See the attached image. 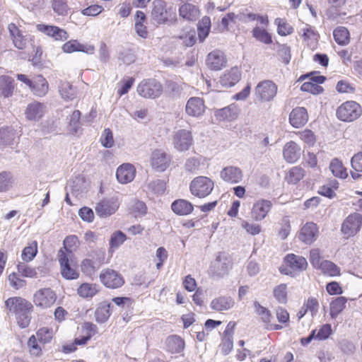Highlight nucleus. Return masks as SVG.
Returning <instances> with one entry per match:
<instances>
[{
    "label": "nucleus",
    "mask_w": 362,
    "mask_h": 362,
    "mask_svg": "<svg viewBox=\"0 0 362 362\" xmlns=\"http://www.w3.org/2000/svg\"><path fill=\"white\" fill-rule=\"evenodd\" d=\"M175 16V13L172 12V8H167L164 0H154L152 2L151 21L155 25L168 23Z\"/></svg>",
    "instance_id": "1"
},
{
    "label": "nucleus",
    "mask_w": 362,
    "mask_h": 362,
    "mask_svg": "<svg viewBox=\"0 0 362 362\" xmlns=\"http://www.w3.org/2000/svg\"><path fill=\"white\" fill-rule=\"evenodd\" d=\"M362 114L361 105L353 100L343 103L337 107L336 111L337 117L345 122H351L357 119Z\"/></svg>",
    "instance_id": "2"
},
{
    "label": "nucleus",
    "mask_w": 362,
    "mask_h": 362,
    "mask_svg": "<svg viewBox=\"0 0 362 362\" xmlns=\"http://www.w3.org/2000/svg\"><path fill=\"white\" fill-rule=\"evenodd\" d=\"M214 182L206 176L194 177L189 184L190 193L199 199L209 196L213 191Z\"/></svg>",
    "instance_id": "3"
},
{
    "label": "nucleus",
    "mask_w": 362,
    "mask_h": 362,
    "mask_svg": "<svg viewBox=\"0 0 362 362\" xmlns=\"http://www.w3.org/2000/svg\"><path fill=\"white\" fill-rule=\"evenodd\" d=\"M136 91L144 98L156 99L161 95L163 86L156 78L144 79L137 86Z\"/></svg>",
    "instance_id": "4"
},
{
    "label": "nucleus",
    "mask_w": 362,
    "mask_h": 362,
    "mask_svg": "<svg viewBox=\"0 0 362 362\" xmlns=\"http://www.w3.org/2000/svg\"><path fill=\"white\" fill-rule=\"evenodd\" d=\"M362 227V215L359 213L349 214L343 221L341 232L347 237L356 235Z\"/></svg>",
    "instance_id": "5"
},
{
    "label": "nucleus",
    "mask_w": 362,
    "mask_h": 362,
    "mask_svg": "<svg viewBox=\"0 0 362 362\" xmlns=\"http://www.w3.org/2000/svg\"><path fill=\"white\" fill-rule=\"evenodd\" d=\"M101 283L108 288L116 289L124 284V279L122 274L112 269H103L100 274Z\"/></svg>",
    "instance_id": "6"
},
{
    "label": "nucleus",
    "mask_w": 362,
    "mask_h": 362,
    "mask_svg": "<svg viewBox=\"0 0 362 362\" xmlns=\"http://www.w3.org/2000/svg\"><path fill=\"white\" fill-rule=\"evenodd\" d=\"M277 86L270 80H264L255 87V95L262 102H269L274 99L277 93Z\"/></svg>",
    "instance_id": "7"
},
{
    "label": "nucleus",
    "mask_w": 362,
    "mask_h": 362,
    "mask_svg": "<svg viewBox=\"0 0 362 362\" xmlns=\"http://www.w3.org/2000/svg\"><path fill=\"white\" fill-rule=\"evenodd\" d=\"M230 261L223 252H219L216 259L211 263L209 271L213 277L222 278L229 271Z\"/></svg>",
    "instance_id": "8"
},
{
    "label": "nucleus",
    "mask_w": 362,
    "mask_h": 362,
    "mask_svg": "<svg viewBox=\"0 0 362 362\" xmlns=\"http://www.w3.org/2000/svg\"><path fill=\"white\" fill-rule=\"evenodd\" d=\"M57 296L50 288H45L37 291L33 296V302L37 307L47 308L56 301Z\"/></svg>",
    "instance_id": "9"
},
{
    "label": "nucleus",
    "mask_w": 362,
    "mask_h": 362,
    "mask_svg": "<svg viewBox=\"0 0 362 362\" xmlns=\"http://www.w3.org/2000/svg\"><path fill=\"white\" fill-rule=\"evenodd\" d=\"M173 144L174 148L178 151H187L193 144L191 131L179 129L175 132L173 138Z\"/></svg>",
    "instance_id": "10"
},
{
    "label": "nucleus",
    "mask_w": 362,
    "mask_h": 362,
    "mask_svg": "<svg viewBox=\"0 0 362 362\" xmlns=\"http://www.w3.org/2000/svg\"><path fill=\"white\" fill-rule=\"evenodd\" d=\"M58 256L62 277L66 280L77 279L80 275L79 272L71 266L69 255L60 250Z\"/></svg>",
    "instance_id": "11"
},
{
    "label": "nucleus",
    "mask_w": 362,
    "mask_h": 362,
    "mask_svg": "<svg viewBox=\"0 0 362 362\" xmlns=\"http://www.w3.org/2000/svg\"><path fill=\"white\" fill-rule=\"evenodd\" d=\"M308 113L304 107H296L289 114L288 122L296 129L304 127L308 121Z\"/></svg>",
    "instance_id": "12"
},
{
    "label": "nucleus",
    "mask_w": 362,
    "mask_h": 362,
    "mask_svg": "<svg viewBox=\"0 0 362 362\" xmlns=\"http://www.w3.org/2000/svg\"><path fill=\"white\" fill-rule=\"evenodd\" d=\"M118 207L117 202L115 199H104L96 204L95 210L98 216L106 218L115 214Z\"/></svg>",
    "instance_id": "13"
},
{
    "label": "nucleus",
    "mask_w": 362,
    "mask_h": 362,
    "mask_svg": "<svg viewBox=\"0 0 362 362\" xmlns=\"http://www.w3.org/2000/svg\"><path fill=\"white\" fill-rule=\"evenodd\" d=\"M272 208V203L270 200L261 199L254 203L251 216L256 221H260L266 218Z\"/></svg>",
    "instance_id": "14"
},
{
    "label": "nucleus",
    "mask_w": 362,
    "mask_h": 362,
    "mask_svg": "<svg viewBox=\"0 0 362 362\" xmlns=\"http://www.w3.org/2000/svg\"><path fill=\"white\" fill-rule=\"evenodd\" d=\"M170 156L160 149L155 150L151 157L152 168L158 172L165 171L169 166Z\"/></svg>",
    "instance_id": "15"
},
{
    "label": "nucleus",
    "mask_w": 362,
    "mask_h": 362,
    "mask_svg": "<svg viewBox=\"0 0 362 362\" xmlns=\"http://www.w3.org/2000/svg\"><path fill=\"white\" fill-rule=\"evenodd\" d=\"M226 59L224 53L218 49L209 52L206 57V64L207 66L214 71H219L226 66Z\"/></svg>",
    "instance_id": "16"
},
{
    "label": "nucleus",
    "mask_w": 362,
    "mask_h": 362,
    "mask_svg": "<svg viewBox=\"0 0 362 362\" xmlns=\"http://www.w3.org/2000/svg\"><path fill=\"white\" fill-rule=\"evenodd\" d=\"M6 308L16 315L25 310H32V304L21 297H11L5 301Z\"/></svg>",
    "instance_id": "17"
},
{
    "label": "nucleus",
    "mask_w": 362,
    "mask_h": 362,
    "mask_svg": "<svg viewBox=\"0 0 362 362\" xmlns=\"http://www.w3.org/2000/svg\"><path fill=\"white\" fill-rule=\"evenodd\" d=\"M204 101L199 97H191L185 105V112L187 115L194 117L202 116L205 112Z\"/></svg>",
    "instance_id": "18"
},
{
    "label": "nucleus",
    "mask_w": 362,
    "mask_h": 362,
    "mask_svg": "<svg viewBox=\"0 0 362 362\" xmlns=\"http://www.w3.org/2000/svg\"><path fill=\"white\" fill-rule=\"evenodd\" d=\"M37 29L47 36L52 37L55 40L64 41L69 37L68 33L65 30L56 25L37 24Z\"/></svg>",
    "instance_id": "19"
},
{
    "label": "nucleus",
    "mask_w": 362,
    "mask_h": 362,
    "mask_svg": "<svg viewBox=\"0 0 362 362\" xmlns=\"http://www.w3.org/2000/svg\"><path fill=\"white\" fill-rule=\"evenodd\" d=\"M221 178L226 182L230 184H237L243 180V171L236 166H226L220 172Z\"/></svg>",
    "instance_id": "20"
},
{
    "label": "nucleus",
    "mask_w": 362,
    "mask_h": 362,
    "mask_svg": "<svg viewBox=\"0 0 362 362\" xmlns=\"http://www.w3.org/2000/svg\"><path fill=\"white\" fill-rule=\"evenodd\" d=\"M136 175V169L131 163H124L118 167L116 177L119 183L127 184L132 182Z\"/></svg>",
    "instance_id": "21"
},
{
    "label": "nucleus",
    "mask_w": 362,
    "mask_h": 362,
    "mask_svg": "<svg viewBox=\"0 0 362 362\" xmlns=\"http://www.w3.org/2000/svg\"><path fill=\"white\" fill-rule=\"evenodd\" d=\"M317 226L313 222L306 223L300 229L298 239L305 244H312L317 238Z\"/></svg>",
    "instance_id": "22"
},
{
    "label": "nucleus",
    "mask_w": 362,
    "mask_h": 362,
    "mask_svg": "<svg viewBox=\"0 0 362 362\" xmlns=\"http://www.w3.org/2000/svg\"><path fill=\"white\" fill-rule=\"evenodd\" d=\"M240 109L235 104L233 103L225 107L216 110L214 115L219 121H233L238 117Z\"/></svg>",
    "instance_id": "23"
},
{
    "label": "nucleus",
    "mask_w": 362,
    "mask_h": 362,
    "mask_svg": "<svg viewBox=\"0 0 362 362\" xmlns=\"http://www.w3.org/2000/svg\"><path fill=\"white\" fill-rule=\"evenodd\" d=\"M300 147L294 141L287 142L283 149V156L287 163H293L300 157Z\"/></svg>",
    "instance_id": "24"
},
{
    "label": "nucleus",
    "mask_w": 362,
    "mask_h": 362,
    "mask_svg": "<svg viewBox=\"0 0 362 362\" xmlns=\"http://www.w3.org/2000/svg\"><path fill=\"white\" fill-rule=\"evenodd\" d=\"M62 50L66 53L82 52L86 54H93L95 47L93 45L81 44L77 40H71L63 45Z\"/></svg>",
    "instance_id": "25"
},
{
    "label": "nucleus",
    "mask_w": 362,
    "mask_h": 362,
    "mask_svg": "<svg viewBox=\"0 0 362 362\" xmlns=\"http://www.w3.org/2000/svg\"><path fill=\"white\" fill-rule=\"evenodd\" d=\"M284 262L292 270L304 271L308 267V262L305 257L296 255L293 253L288 254L284 257Z\"/></svg>",
    "instance_id": "26"
},
{
    "label": "nucleus",
    "mask_w": 362,
    "mask_h": 362,
    "mask_svg": "<svg viewBox=\"0 0 362 362\" xmlns=\"http://www.w3.org/2000/svg\"><path fill=\"white\" fill-rule=\"evenodd\" d=\"M171 209L178 216H187L193 211L194 205L189 201L178 199L172 202Z\"/></svg>",
    "instance_id": "27"
},
{
    "label": "nucleus",
    "mask_w": 362,
    "mask_h": 362,
    "mask_svg": "<svg viewBox=\"0 0 362 362\" xmlns=\"http://www.w3.org/2000/svg\"><path fill=\"white\" fill-rule=\"evenodd\" d=\"M185 341L177 335H170L165 340L166 350L172 354H180L185 349Z\"/></svg>",
    "instance_id": "28"
},
{
    "label": "nucleus",
    "mask_w": 362,
    "mask_h": 362,
    "mask_svg": "<svg viewBox=\"0 0 362 362\" xmlns=\"http://www.w3.org/2000/svg\"><path fill=\"white\" fill-rule=\"evenodd\" d=\"M240 79V73L237 68L231 69L228 72L221 76L219 83L221 86L230 88L235 86Z\"/></svg>",
    "instance_id": "29"
},
{
    "label": "nucleus",
    "mask_w": 362,
    "mask_h": 362,
    "mask_svg": "<svg viewBox=\"0 0 362 362\" xmlns=\"http://www.w3.org/2000/svg\"><path fill=\"white\" fill-rule=\"evenodd\" d=\"M176 37L182 40V45L185 47H190L197 42V32L194 28L187 26L183 28L182 32Z\"/></svg>",
    "instance_id": "30"
},
{
    "label": "nucleus",
    "mask_w": 362,
    "mask_h": 362,
    "mask_svg": "<svg viewBox=\"0 0 362 362\" xmlns=\"http://www.w3.org/2000/svg\"><path fill=\"white\" fill-rule=\"evenodd\" d=\"M179 14L182 18L187 21H194L199 17V10L194 4L186 3L180 7Z\"/></svg>",
    "instance_id": "31"
},
{
    "label": "nucleus",
    "mask_w": 362,
    "mask_h": 362,
    "mask_svg": "<svg viewBox=\"0 0 362 362\" xmlns=\"http://www.w3.org/2000/svg\"><path fill=\"white\" fill-rule=\"evenodd\" d=\"M30 89L35 95L44 96L48 91V83L42 75H38L33 79Z\"/></svg>",
    "instance_id": "32"
},
{
    "label": "nucleus",
    "mask_w": 362,
    "mask_h": 362,
    "mask_svg": "<svg viewBox=\"0 0 362 362\" xmlns=\"http://www.w3.org/2000/svg\"><path fill=\"white\" fill-rule=\"evenodd\" d=\"M111 306L110 303L103 302L100 303L95 311V318L98 323H105L108 320L112 314Z\"/></svg>",
    "instance_id": "33"
},
{
    "label": "nucleus",
    "mask_w": 362,
    "mask_h": 362,
    "mask_svg": "<svg viewBox=\"0 0 362 362\" xmlns=\"http://www.w3.org/2000/svg\"><path fill=\"white\" fill-rule=\"evenodd\" d=\"M347 298L344 296H339L332 300L329 305V315L334 320L340 314L346 307Z\"/></svg>",
    "instance_id": "34"
},
{
    "label": "nucleus",
    "mask_w": 362,
    "mask_h": 362,
    "mask_svg": "<svg viewBox=\"0 0 362 362\" xmlns=\"http://www.w3.org/2000/svg\"><path fill=\"white\" fill-rule=\"evenodd\" d=\"M234 305L232 298L228 296H220L211 302L210 306L211 309L217 311L228 310Z\"/></svg>",
    "instance_id": "35"
},
{
    "label": "nucleus",
    "mask_w": 362,
    "mask_h": 362,
    "mask_svg": "<svg viewBox=\"0 0 362 362\" xmlns=\"http://www.w3.org/2000/svg\"><path fill=\"white\" fill-rule=\"evenodd\" d=\"M14 79L8 76L0 77V95L9 98L13 95L14 90Z\"/></svg>",
    "instance_id": "36"
},
{
    "label": "nucleus",
    "mask_w": 362,
    "mask_h": 362,
    "mask_svg": "<svg viewBox=\"0 0 362 362\" xmlns=\"http://www.w3.org/2000/svg\"><path fill=\"white\" fill-rule=\"evenodd\" d=\"M42 107V104L38 102L29 104L25 110L26 118L30 121L40 119L43 115Z\"/></svg>",
    "instance_id": "37"
},
{
    "label": "nucleus",
    "mask_w": 362,
    "mask_h": 362,
    "mask_svg": "<svg viewBox=\"0 0 362 362\" xmlns=\"http://www.w3.org/2000/svg\"><path fill=\"white\" fill-rule=\"evenodd\" d=\"M333 37L335 42L341 46L346 45L350 42L349 31L343 26H338L333 30Z\"/></svg>",
    "instance_id": "38"
},
{
    "label": "nucleus",
    "mask_w": 362,
    "mask_h": 362,
    "mask_svg": "<svg viewBox=\"0 0 362 362\" xmlns=\"http://www.w3.org/2000/svg\"><path fill=\"white\" fill-rule=\"evenodd\" d=\"M211 30V19L204 16L197 24V35L200 42H203L208 37Z\"/></svg>",
    "instance_id": "39"
},
{
    "label": "nucleus",
    "mask_w": 362,
    "mask_h": 362,
    "mask_svg": "<svg viewBox=\"0 0 362 362\" xmlns=\"http://www.w3.org/2000/svg\"><path fill=\"white\" fill-rule=\"evenodd\" d=\"M81 112L76 110L67 117L69 120L68 130L72 135H76L81 129Z\"/></svg>",
    "instance_id": "40"
},
{
    "label": "nucleus",
    "mask_w": 362,
    "mask_h": 362,
    "mask_svg": "<svg viewBox=\"0 0 362 362\" xmlns=\"http://www.w3.org/2000/svg\"><path fill=\"white\" fill-rule=\"evenodd\" d=\"M252 35L257 41L265 45H270L273 42L272 34L264 28L255 27L252 30Z\"/></svg>",
    "instance_id": "41"
},
{
    "label": "nucleus",
    "mask_w": 362,
    "mask_h": 362,
    "mask_svg": "<svg viewBox=\"0 0 362 362\" xmlns=\"http://www.w3.org/2000/svg\"><path fill=\"white\" fill-rule=\"evenodd\" d=\"M98 287L95 284L83 283L78 288L77 293L83 298H90L98 292Z\"/></svg>",
    "instance_id": "42"
},
{
    "label": "nucleus",
    "mask_w": 362,
    "mask_h": 362,
    "mask_svg": "<svg viewBox=\"0 0 362 362\" xmlns=\"http://www.w3.org/2000/svg\"><path fill=\"white\" fill-rule=\"evenodd\" d=\"M16 132L11 127H2L0 129V146H7L13 144Z\"/></svg>",
    "instance_id": "43"
},
{
    "label": "nucleus",
    "mask_w": 362,
    "mask_h": 362,
    "mask_svg": "<svg viewBox=\"0 0 362 362\" xmlns=\"http://www.w3.org/2000/svg\"><path fill=\"white\" fill-rule=\"evenodd\" d=\"M329 170L334 177L340 179H346L348 177L346 168L344 167L343 163L338 158L332 160L329 164Z\"/></svg>",
    "instance_id": "44"
},
{
    "label": "nucleus",
    "mask_w": 362,
    "mask_h": 362,
    "mask_svg": "<svg viewBox=\"0 0 362 362\" xmlns=\"http://www.w3.org/2000/svg\"><path fill=\"white\" fill-rule=\"evenodd\" d=\"M319 269L321 270L325 275L329 276H337L341 274L340 268L329 260H322V265Z\"/></svg>",
    "instance_id": "45"
},
{
    "label": "nucleus",
    "mask_w": 362,
    "mask_h": 362,
    "mask_svg": "<svg viewBox=\"0 0 362 362\" xmlns=\"http://www.w3.org/2000/svg\"><path fill=\"white\" fill-rule=\"evenodd\" d=\"M37 252V243L36 240H34L23 248L21 258L24 262H30L36 257Z\"/></svg>",
    "instance_id": "46"
},
{
    "label": "nucleus",
    "mask_w": 362,
    "mask_h": 362,
    "mask_svg": "<svg viewBox=\"0 0 362 362\" xmlns=\"http://www.w3.org/2000/svg\"><path fill=\"white\" fill-rule=\"evenodd\" d=\"M304 177V170L299 166L293 167L286 177L288 184L296 185Z\"/></svg>",
    "instance_id": "47"
},
{
    "label": "nucleus",
    "mask_w": 362,
    "mask_h": 362,
    "mask_svg": "<svg viewBox=\"0 0 362 362\" xmlns=\"http://www.w3.org/2000/svg\"><path fill=\"white\" fill-rule=\"evenodd\" d=\"M274 23L277 25V33L281 36H286L293 33V28L284 18H276Z\"/></svg>",
    "instance_id": "48"
},
{
    "label": "nucleus",
    "mask_w": 362,
    "mask_h": 362,
    "mask_svg": "<svg viewBox=\"0 0 362 362\" xmlns=\"http://www.w3.org/2000/svg\"><path fill=\"white\" fill-rule=\"evenodd\" d=\"M127 240L126 234L122 230H116L110 238L109 245L111 249H117Z\"/></svg>",
    "instance_id": "49"
},
{
    "label": "nucleus",
    "mask_w": 362,
    "mask_h": 362,
    "mask_svg": "<svg viewBox=\"0 0 362 362\" xmlns=\"http://www.w3.org/2000/svg\"><path fill=\"white\" fill-rule=\"evenodd\" d=\"M277 46L276 51L279 57L285 64H288L291 59V47L286 44H280L276 42L275 44Z\"/></svg>",
    "instance_id": "50"
},
{
    "label": "nucleus",
    "mask_w": 362,
    "mask_h": 362,
    "mask_svg": "<svg viewBox=\"0 0 362 362\" xmlns=\"http://www.w3.org/2000/svg\"><path fill=\"white\" fill-rule=\"evenodd\" d=\"M99 268L89 257L84 259L81 264V272L87 276H91Z\"/></svg>",
    "instance_id": "51"
},
{
    "label": "nucleus",
    "mask_w": 362,
    "mask_h": 362,
    "mask_svg": "<svg viewBox=\"0 0 362 362\" xmlns=\"http://www.w3.org/2000/svg\"><path fill=\"white\" fill-rule=\"evenodd\" d=\"M17 270L21 275L27 278H38L37 272L35 268H32L25 264V262H18Z\"/></svg>",
    "instance_id": "52"
},
{
    "label": "nucleus",
    "mask_w": 362,
    "mask_h": 362,
    "mask_svg": "<svg viewBox=\"0 0 362 362\" xmlns=\"http://www.w3.org/2000/svg\"><path fill=\"white\" fill-rule=\"evenodd\" d=\"M36 335L39 342L48 344L52 339L53 330L52 328L42 327L37 331Z\"/></svg>",
    "instance_id": "53"
},
{
    "label": "nucleus",
    "mask_w": 362,
    "mask_h": 362,
    "mask_svg": "<svg viewBox=\"0 0 362 362\" xmlns=\"http://www.w3.org/2000/svg\"><path fill=\"white\" fill-rule=\"evenodd\" d=\"M255 312L261 317L263 322L269 323L272 317V313L267 308L260 305V303L255 300L253 303Z\"/></svg>",
    "instance_id": "54"
},
{
    "label": "nucleus",
    "mask_w": 362,
    "mask_h": 362,
    "mask_svg": "<svg viewBox=\"0 0 362 362\" xmlns=\"http://www.w3.org/2000/svg\"><path fill=\"white\" fill-rule=\"evenodd\" d=\"M148 189L156 194H162L166 189V183L164 180L157 179L148 184Z\"/></svg>",
    "instance_id": "55"
},
{
    "label": "nucleus",
    "mask_w": 362,
    "mask_h": 362,
    "mask_svg": "<svg viewBox=\"0 0 362 362\" xmlns=\"http://www.w3.org/2000/svg\"><path fill=\"white\" fill-rule=\"evenodd\" d=\"M274 296L279 303L285 304L287 302V286L281 284L274 288Z\"/></svg>",
    "instance_id": "56"
},
{
    "label": "nucleus",
    "mask_w": 362,
    "mask_h": 362,
    "mask_svg": "<svg viewBox=\"0 0 362 362\" xmlns=\"http://www.w3.org/2000/svg\"><path fill=\"white\" fill-rule=\"evenodd\" d=\"M59 92L63 98L65 100H72L75 96V88L68 82L62 83L59 87Z\"/></svg>",
    "instance_id": "57"
},
{
    "label": "nucleus",
    "mask_w": 362,
    "mask_h": 362,
    "mask_svg": "<svg viewBox=\"0 0 362 362\" xmlns=\"http://www.w3.org/2000/svg\"><path fill=\"white\" fill-rule=\"evenodd\" d=\"M300 90L303 92L310 93L313 95L320 94L324 90L322 86L315 84L311 81L304 82L301 85Z\"/></svg>",
    "instance_id": "58"
},
{
    "label": "nucleus",
    "mask_w": 362,
    "mask_h": 362,
    "mask_svg": "<svg viewBox=\"0 0 362 362\" xmlns=\"http://www.w3.org/2000/svg\"><path fill=\"white\" fill-rule=\"evenodd\" d=\"M12 175L10 172L2 171L0 173V192L8 190L12 183Z\"/></svg>",
    "instance_id": "59"
},
{
    "label": "nucleus",
    "mask_w": 362,
    "mask_h": 362,
    "mask_svg": "<svg viewBox=\"0 0 362 362\" xmlns=\"http://www.w3.org/2000/svg\"><path fill=\"white\" fill-rule=\"evenodd\" d=\"M32 310H28L25 311L21 312L16 314V320L18 322V326L22 328H26L28 327L30 322V312Z\"/></svg>",
    "instance_id": "60"
},
{
    "label": "nucleus",
    "mask_w": 362,
    "mask_h": 362,
    "mask_svg": "<svg viewBox=\"0 0 362 362\" xmlns=\"http://www.w3.org/2000/svg\"><path fill=\"white\" fill-rule=\"evenodd\" d=\"M134 81L135 79L133 77H127L122 79L120 82V86L117 90V94L119 96L127 94L132 88Z\"/></svg>",
    "instance_id": "61"
},
{
    "label": "nucleus",
    "mask_w": 362,
    "mask_h": 362,
    "mask_svg": "<svg viewBox=\"0 0 362 362\" xmlns=\"http://www.w3.org/2000/svg\"><path fill=\"white\" fill-rule=\"evenodd\" d=\"M88 257L98 267H100L105 263V252L103 250H95L92 251Z\"/></svg>",
    "instance_id": "62"
},
{
    "label": "nucleus",
    "mask_w": 362,
    "mask_h": 362,
    "mask_svg": "<svg viewBox=\"0 0 362 362\" xmlns=\"http://www.w3.org/2000/svg\"><path fill=\"white\" fill-rule=\"evenodd\" d=\"M221 353L224 356L229 354L233 349V337H223L219 345Z\"/></svg>",
    "instance_id": "63"
},
{
    "label": "nucleus",
    "mask_w": 362,
    "mask_h": 362,
    "mask_svg": "<svg viewBox=\"0 0 362 362\" xmlns=\"http://www.w3.org/2000/svg\"><path fill=\"white\" fill-rule=\"evenodd\" d=\"M100 141L103 147L109 148L114 145L113 134L110 129H105L101 137Z\"/></svg>",
    "instance_id": "64"
}]
</instances>
